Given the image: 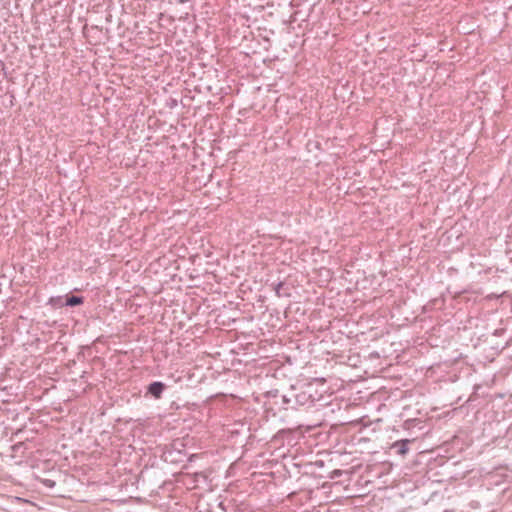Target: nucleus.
<instances>
[{
    "mask_svg": "<svg viewBox=\"0 0 512 512\" xmlns=\"http://www.w3.org/2000/svg\"><path fill=\"white\" fill-rule=\"evenodd\" d=\"M164 390V384L161 382H153L150 384L148 391L151 395H153L156 399L161 397V394Z\"/></svg>",
    "mask_w": 512,
    "mask_h": 512,
    "instance_id": "1",
    "label": "nucleus"
},
{
    "mask_svg": "<svg viewBox=\"0 0 512 512\" xmlns=\"http://www.w3.org/2000/svg\"><path fill=\"white\" fill-rule=\"evenodd\" d=\"M83 303L82 297L72 296L67 298L66 305L68 306H76Z\"/></svg>",
    "mask_w": 512,
    "mask_h": 512,
    "instance_id": "2",
    "label": "nucleus"
}]
</instances>
